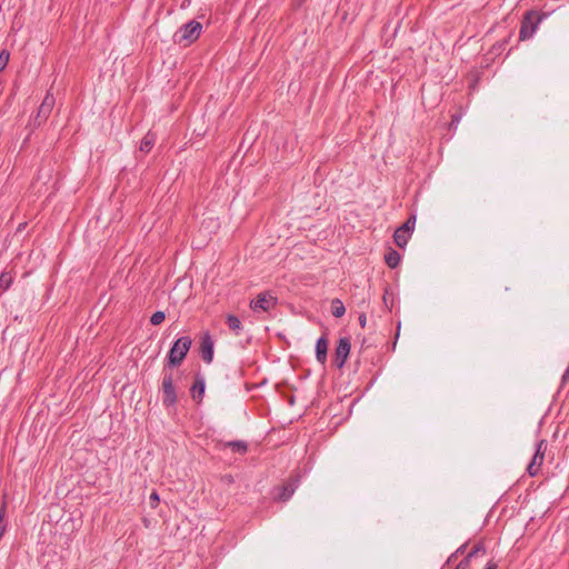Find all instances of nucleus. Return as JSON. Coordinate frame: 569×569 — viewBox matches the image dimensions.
<instances>
[{
  "label": "nucleus",
  "mask_w": 569,
  "mask_h": 569,
  "mask_svg": "<svg viewBox=\"0 0 569 569\" xmlns=\"http://www.w3.org/2000/svg\"><path fill=\"white\" fill-rule=\"evenodd\" d=\"M277 298L273 297L270 292H261L250 302V308L254 311H270L277 306Z\"/></svg>",
  "instance_id": "nucleus-8"
},
{
  "label": "nucleus",
  "mask_w": 569,
  "mask_h": 569,
  "mask_svg": "<svg viewBox=\"0 0 569 569\" xmlns=\"http://www.w3.org/2000/svg\"><path fill=\"white\" fill-rule=\"evenodd\" d=\"M327 351L328 339L326 336H321L316 343V358L322 365L327 361Z\"/></svg>",
  "instance_id": "nucleus-13"
},
{
  "label": "nucleus",
  "mask_w": 569,
  "mask_h": 569,
  "mask_svg": "<svg viewBox=\"0 0 569 569\" xmlns=\"http://www.w3.org/2000/svg\"><path fill=\"white\" fill-rule=\"evenodd\" d=\"M56 99L52 93L48 92L40 104L36 117L32 119V123L34 127H40L43 122L47 121L52 109L54 107Z\"/></svg>",
  "instance_id": "nucleus-5"
},
{
  "label": "nucleus",
  "mask_w": 569,
  "mask_h": 569,
  "mask_svg": "<svg viewBox=\"0 0 569 569\" xmlns=\"http://www.w3.org/2000/svg\"><path fill=\"white\" fill-rule=\"evenodd\" d=\"M465 549H466V545H462L461 547H459V548L456 550V552H455V553H452V555L448 558L447 563H450V562H451V561L457 557V555H458V553H463Z\"/></svg>",
  "instance_id": "nucleus-24"
},
{
  "label": "nucleus",
  "mask_w": 569,
  "mask_h": 569,
  "mask_svg": "<svg viewBox=\"0 0 569 569\" xmlns=\"http://www.w3.org/2000/svg\"><path fill=\"white\" fill-rule=\"evenodd\" d=\"M542 18L538 16L535 11H528L522 21L519 32V39L526 40L533 36L537 30L538 24L541 22Z\"/></svg>",
  "instance_id": "nucleus-4"
},
{
  "label": "nucleus",
  "mask_w": 569,
  "mask_h": 569,
  "mask_svg": "<svg viewBox=\"0 0 569 569\" xmlns=\"http://www.w3.org/2000/svg\"><path fill=\"white\" fill-rule=\"evenodd\" d=\"M10 59V52L7 49L0 51V72L6 69Z\"/></svg>",
  "instance_id": "nucleus-21"
},
{
  "label": "nucleus",
  "mask_w": 569,
  "mask_h": 569,
  "mask_svg": "<svg viewBox=\"0 0 569 569\" xmlns=\"http://www.w3.org/2000/svg\"><path fill=\"white\" fill-rule=\"evenodd\" d=\"M156 141H157L156 134L151 131H148L141 140L140 151L148 153L153 148Z\"/></svg>",
  "instance_id": "nucleus-15"
},
{
  "label": "nucleus",
  "mask_w": 569,
  "mask_h": 569,
  "mask_svg": "<svg viewBox=\"0 0 569 569\" xmlns=\"http://www.w3.org/2000/svg\"><path fill=\"white\" fill-rule=\"evenodd\" d=\"M201 31L202 24L196 20H191L176 31L173 41L180 46H189L200 37Z\"/></svg>",
  "instance_id": "nucleus-2"
},
{
  "label": "nucleus",
  "mask_w": 569,
  "mask_h": 569,
  "mask_svg": "<svg viewBox=\"0 0 569 569\" xmlns=\"http://www.w3.org/2000/svg\"><path fill=\"white\" fill-rule=\"evenodd\" d=\"M200 355L202 360L207 363H210L213 359V341L208 332L204 333L201 338Z\"/></svg>",
  "instance_id": "nucleus-10"
},
{
  "label": "nucleus",
  "mask_w": 569,
  "mask_h": 569,
  "mask_svg": "<svg viewBox=\"0 0 569 569\" xmlns=\"http://www.w3.org/2000/svg\"><path fill=\"white\" fill-rule=\"evenodd\" d=\"M416 224V214H411L408 220L399 227L393 233V240L399 248H405L408 243L410 233L413 231Z\"/></svg>",
  "instance_id": "nucleus-6"
},
{
  "label": "nucleus",
  "mask_w": 569,
  "mask_h": 569,
  "mask_svg": "<svg viewBox=\"0 0 569 569\" xmlns=\"http://www.w3.org/2000/svg\"><path fill=\"white\" fill-rule=\"evenodd\" d=\"M358 320H359V325H360L362 328H365V327H366V325H367V317H366V315H365V313H361V315L359 316Z\"/></svg>",
  "instance_id": "nucleus-26"
},
{
  "label": "nucleus",
  "mask_w": 569,
  "mask_h": 569,
  "mask_svg": "<svg viewBox=\"0 0 569 569\" xmlns=\"http://www.w3.org/2000/svg\"><path fill=\"white\" fill-rule=\"evenodd\" d=\"M350 348H351V343H350V339L347 338V337H343V338H340L339 339V342H338V346L336 348V352H335V363L337 366V368H342L348 359V356L350 353Z\"/></svg>",
  "instance_id": "nucleus-9"
},
{
  "label": "nucleus",
  "mask_w": 569,
  "mask_h": 569,
  "mask_svg": "<svg viewBox=\"0 0 569 569\" xmlns=\"http://www.w3.org/2000/svg\"><path fill=\"white\" fill-rule=\"evenodd\" d=\"M401 257L399 252H397L393 249H389L388 252L385 254V261L387 266L391 269H395L400 263Z\"/></svg>",
  "instance_id": "nucleus-16"
},
{
  "label": "nucleus",
  "mask_w": 569,
  "mask_h": 569,
  "mask_svg": "<svg viewBox=\"0 0 569 569\" xmlns=\"http://www.w3.org/2000/svg\"><path fill=\"white\" fill-rule=\"evenodd\" d=\"M191 343L192 340L189 336H183L177 339L173 342L171 349L169 350L164 368H173L180 366L183 359L186 358L188 351L190 350Z\"/></svg>",
  "instance_id": "nucleus-1"
},
{
  "label": "nucleus",
  "mask_w": 569,
  "mask_h": 569,
  "mask_svg": "<svg viewBox=\"0 0 569 569\" xmlns=\"http://www.w3.org/2000/svg\"><path fill=\"white\" fill-rule=\"evenodd\" d=\"M166 319V315L163 311H156L151 318H150V322L153 325V326H159L160 323L163 322V320Z\"/></svg>",
  "instance_id": "nucleus-22"
},
{
  "label": "nucleus",
  "mask_w": 569,
  "mask_h": 569,
  "mask_svg": "<svg viewBox=\"0 0 569 569\" xmlns=\"http://www.w3.org/2000/svg\"><path fill=\"white\" fill-rule=\"evenodd\" d=\"M206 383L204 379L201 376H197L191 388V396L194 400L201 401L202 396L204 393Z\"/></svg>",
  "instance_id": "nucleus-14"
},
{
  "label": "nucleus",
  "mask_w": 569,
  "mask_h": 569,
  "mask_svg": "<svg viewBox=\"0 0 569 569\" xmlns=\"http://www.w3.org/2000/svg\"><path fill=\"white\" fill-rule=\"evenodd\" d=\"M298 479L291 477L286 483L278 488L279 493L277 495V499L281 501L290 499L298 487Z\"/></svg>",
  "instance_id": "nucleus-11"
},
{
  "label": "nucleus",
  "mask_w": 569,
  "mask_h": 569,
  "mask_svg": "<svg viewBox=\"0 0 569 569\" xmlns=\"http://www.w3.org/2000/svg\"><path fill=\"white\" fill-rule=\"evenodd\" d=\"M162 403L166 408L173 407L177 403V392L173 386L172 372L168 371L167 368L162 371Z\"/></svg>",
  "instance_id": "nucleus-3"
},
{
  "label": "nucleus",
  "mask_w": 569,
  "mask_h": 569,
  "mask_svg": "<svg viewBox=\"0 0 569 569\" xmlns=\"http://www.w3.org/2000/svg\"><path fill=\"white\" fill-rule=\"evenodd\" d=\"M233 452L244 455L248 451V443L242 440H234L226 443Z\"/></svg>",
  "instance_id": "nucleus-18"
},
{
  "label": "nucleus",
  "mask_w": 569,
  "mask_h": 569,
  "mask_svg": "<svg viewBox=\"0 0 569 569\" xmlns=\"http://www.w3.org/2000/svg\"><path fill=\"white\" fill-rule=\"evenodd\" d=\"M547 447H548V443L543 439L537 443L536 452H535L530 463L527 467V471H528L529 476L535 477L539 473L540 468L545 460Z\"/></svg>",
  "instance_id": "nucleus-7"
},
{
  "label": "nucleus",
  "mask_w": 569,
  "mask_h": 569,
  "mask_svg": "<svg viewBox=\"0 0 569 569\" xmlns=\"http://www.w3.org/2000/svg\"><path fill=\"white\" fill-rule=\"evenodd\" d=\"M561 380H562V383H565L569 380V365H568V368L566 369Z\"/></svg>",
  "instance_id": "nucleus-27"
},
{
  "label": "nucleus",
  "mask_w": 569,
  "mask_h": 569,
  "mask_svg": "<svg viewBox=\"0 0 569 569\" xmlns=\"http://www.w3.org/2000/svg\"><path fill=\"white\" fill-rule=\"evenodd\" d=\"M346 312V308L340 299H333L331 302V313L336 318H341Z\"/></svg>",
  "instance_id": "nucleus-19"
},
{
  "label": "nucleus",
  "mask_w": 569,
  "mask_h": 569,
  "mask_svg": "<svg viewBox=\"0 0 569 569\" xmlns=\"http://www.w3.org/2000/svg\"><path fill=\"white\" fill-rule=\"evenodd\" d=\"M461 119V116L460 114H453L452 116V119H451V123H450V127H457V124L459 123Z\"/></svg>",
  "instance_id": "nucleus-25"
},
{
  "label": "nucleus",
  "mask_w": 569,
  "mask_h": 569,
  "mask_svg": "<svg viewBox=\"0 0 569 569\" xmlns=\"http://www.w3.org/2000/svg\"><path fill=\"white\" fill-rule=\"evenodd\" d=\"M227 325L236 336H239L240 332L242 331V323L240 319L234 315L227 316Z\"/></svg>",
  "instance_id": "nucleus-17"
},
{
  "label": "nucleus",
  "mask_w": 569,
  "mask_h": 569,
  "mask_svg": "<svg viewBox=\"0 0 569 569\" xmlns=\"http://www.w3.org/2000/svg\"><path fill=\"white\" fill-rule=\"evenodd\" d=\"M479 553H486V548L481 542L476 543L472 547V549L468 552V555L457 565L455 569H469L471 559Z\"/></svg>",
  "instance_id": "nucleus-12"
},
{
  "label": "nucleus",
  "mask_w": 569,
  "mask_h": 569,
  "mask_svg": "<svg viewBox=\"0 0 569 569\" xmlns=\"http://www.w3.org/2000/svg\"><path fill=\"white\" fill-rule=\"evenodd\" d=\"M12 283V276L9 272H2L0 274V288L8 290Z\"/></svg>",
  "instance_id": "nucleus-20"
},
{
  "label": "nucleus",
  "mask_w": 569,
  "mask_h": 569,
  "mask_svg": "<svg viewBox=\"0 0 569 569\" xmlns=\"http://www.w3.org/2000/svg\"><path fill=\"white\" fill-rule=\"evenodd\" d=\"M497 568H498L497 563L493 561H490L487 563L485 569H497Z\"/></svg>",
  "instance_id": "nucleus-28"
},
{
  "label": "nucleus",
  "mask_w": 569,
  "mask_h": 569,
  "mask_svg": "<svg viewBox=\"0 0 569 569\" xmlns=\"http://www.w3.org/2000/svg\"><path fill=\"white\" fill-rule=\"evenodd\" d=\"M149 500H150V501H149L150 507H151L152 509L157 508V507H158V505H159V501H160L159 495H158L156 491H153V492L150 495Z\"/></svg>",
  "instance_id": "nucleus-23"
}]
</instances>
